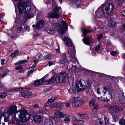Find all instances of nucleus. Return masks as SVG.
<instances>
[{
    "mask_svg": "<svg viewBox=\"0 0 125 125\" xmlns=\"http://www.w3.org/2000/svg\"><path fill=\"white\" fill-rule=\"evenodd\" d=\"M39 108V106L37 104H36L34 106V109H38Z\"/></svg>",
    "mask_w": 125,
    "mask_h": 125,
    "instance_id": "nucleus-47",
    "label": "nucleus"
},
{
    "mask_svg": "<svg viewBox=\"0 0 125 125\" xmlns=\"http://www.w3.org/2000/svg\"><path fill=\"white\" fill-rule=\"evenodd\" d=\"M60 23V24L57 23L55 26L56 27V29L58 31V32L61 34H63L65 33L68 26L65 21L62 20L61 21Z\"/></svg>",
    "mask_w": 125,
    "mask_h": 125,
    "instance_id": "nucleus-4",
    "label": "nucleus"
},
{
    "mask_svg": "<svg viewBox=\"0 0 125 125\" xmlns=\"http://www.w3.org/2000/svg\"><path fill=\"white\" fill-rule=\"evenodd\" d=\"M121 14L123 16L125 17V12H121Z\"/></svg>",
    "mask_w": 125,
    "mask_h": 125,
    "instance_id": "nucleus-64",
    "label": "nucleus"
},
{
    "mask_svg": "<svg viewBox=\"0 0 125 125\" xmlns=\"http://www.w3.org/2000/svg\"><path fill=\"white\" fill-rule=\"evenodd\" d=\"M18 10L20 14H21L23 11L24 9L25 10V13L28 14L30 11L31 10V4L30 3L27 2L26 3L25 7L23 1H20L18 3Z\"/></svg>",
    "mask_w": 125,
    "mask_h": 125,
    "instance_id": "nucleus-3",
    "label": "nucleus"
},
{
    "mask_svg": "<svg viewBox=\"0 0 125 125\" xmlns=\"http://www.w3.org/2000/svg\"><path fill=\"white\" fill-rule=\"evenodd\" d=\"M30 116V114L25 109L17 111L14 115L15 120L17 122L19 121L20 120L23 122H26L29 119Z\"/></svg>",
    "mask_w": 125,
    "mask_h": 125,
    "instance_id": "nucleus-1",
    "label": "nucleus"
},
{
    "mask_svg": "<svg viewBox=\"0 0 125 125\" xmlns=\"http://www.w3.org/2000/svg\"><path fill=\"white\" fill-rule=\"evenodd\" d=\"M66 74L63 72L60 73L56 76L57 78L56 82L58 83H62L65 80L66 78Z\"/></svg>",
    "mask_w": 125,
    "mask_h": 125,
    "instance_id": "nucleus-6",
    "label": "nucleus"
},
{
    "mask_svg": "<svg viewBox=\"0 0 125 125\" xmlns=\"http://www.w3.org/2000/svg\"><path fill=\"white\" fill-rule=\"evenodd\" d=\"M79 99L78 96H73L70 99L69 102L71 104L73 107L78 101H78Z\"/></svg>",
    "mask_w": 125,
    "mask_h": 125,
    "instance_id": "nucleus-10",
    "label": "nucleus"
},
{
    "mask_svg": "<svg viewBox=\"0 0 125 125\" xmlns=\"http://www.w3.org/2000/svg\"><path fill=\"white\" fill-rule=\"evenodd\" d=\"M29 26H27L26 27H25L24 25L23 24L21 25L17 29V33H19L22 31H23L24 29H29Z\"/></svg>",
    "mask_w": 125,
    "mask_h": 125,
    "instance_id": "nucleus-18",
    "label": "nucleus"
},
{
    "mask_svg": "<svg viewBox=\"0 0 125 125\" xmlns=\"http://www.w3.org/2000/svg\"><path fill=\"white\" fill-rule=\"evenodd\" d=\"M94 109H96L97 110L98 108L99 107V105L97 104H95L94 105Z\"/></svg>",
    "mask_w": 125,
    "mask_h": 125,
    "instance_id": "nucleus-55",
    "label": "nucleus"
},
{
    "mask_svg": "<svg viewBox=\"0 0 125 125\" xmlns=\"http://www.w3.org/2000/svg\"><path fill=\"white\" fill-rule=\"evenodd\" d=\"M100 44L98 45L95 48V50L96 52L98 51L100 49Z\"/></svg>",
    "mask_w": 125,
    "mask_h": 125,
    "instance_id": "nucleus-44",
    "label": "nucleus"
},
{
    "mask_svg": "<svg viewBox=\"0 0 125 125\" xmlns=\"http://www.w3.org/2000/svg\"><path fill=\"white\" fill-rule=\"evenodd\" d=\"M110 108L111 110L113 111L112 114L114 117H115L117 116L116 114L119 111V108L116 105L112 106Z\"/></svg>",
    "mask_w": 125,
    "mask_h": 125,
    "instance_id": "nucleus-9",
    "label": "nucleus"
},
{
    "mask_svg": "<svg viewBox=\"0 0 125 125\" xmlns=\"http://www.w3.org/2000/svg\"><path fill=\"white\" fill-rule=\"evenodd\" d=\"M57 78L56 77L55 78L52 77L50 80L46 81L45 82L46 84H47L50 83H58L56 82Z\"/></svg>",
    "mask_w": 125,
    "mask_h": 125,
    "instance_id": "nucleus-17",
    "label": "nucleus"
},
{
    "mask_svg": "<svg viewBox=\"0 0 125 125\" xmlns=\"http://www.w3.org/2000/svg\"><path fill=\"white\" fill-rule=\"evenodd\" d=\"M7 114L5 112L2 113L0 115V125H4L5 123H1V119L2 116L5 117Z\"/></svg>",
    "mask_w": 125,
    "mask_h": 125,
    "instance_id": "nucleus-31",
    "label": "nucleus"
},
{
    "mask_svg": "<svg viewBox=\"0 0 125 125\" xmlns=\"http://www.w3.org/2000/svg\"><path fill=\"white\" fill-rule=\"evenodd\" d=\"M23 68V67L21 65L18 66L15 68V69L17 70H21Z\"/></svg>",
    "mask_w": 125,
    "mask_h": 125,
    "instance_id": "nucleus-45",
    "label": "nucleus"
},
{
    "mask_svg": "<svg viewBox=\"0 0 125 125\" xmlns=\"http://www.w3.org/2000/svg\"><path fill=\"white\" fill-rule=\"evenodd\" d=\"M60 62L61 64H63L64 66L67 64L68 63V62L67 59L64 58L62 60H61Z\"/></svg>",
    "mask_w": 125,
    "mask_h": 125,
    "instance_id": "nucleus-30",
    "label": "nucleus"
},
{
    "mask_svg": "<svg viewBox=\"0 0 125 125\" xmlns=\"http://www.w3.org/2000/svg\"><path fill=\"white\" fill-rule=\"evenodd\" d=\"M81 30L84 37L86 36V34L87 33H90L91 32L90 30H87L85 28L83 29H82Z\"/></svg>",
    "mask_w": 125,
    "mask_h": 125,
    "instance_id": "nucleus-24",
    "label": "nucleus"
},
{
    "mask_svg": "<svg viewBox=\"0 0 125 125\" xmlns=\"http://www.w3.org/2000/svg\"><path fill=\"white\" fill-rule=\"evenodd\" d=\"M95 100L94 99H92L89 102V105L90 106H92L93 105H94V103L95 102Z\"/></svg>",
    "mask_w": 125,
    "mask_h": 125,
    "instance_id": "nucleus-36",
    "label": "nucleus"
},
{
    "mask_svg": "<svg viewBox=\"0 0 125 125\" xmlns=\"http://www.w3.org/2000/svg\"><path fill=\"white\" fill-rule=\"evenodd\" d=\"M33 119L35 122L40 123L42 121V119L41 116L39 115H36L33 117Z\"/></svg>",
    "mask_w": 125,
    "mask_h": 125,
    "instance_id": "nucleus-14",
    "label": "nucleus"
},
{
    "mask_svg": "<svg viewBox=\"0 0 125 125\" xmlns=\"http://www.w3.org/2000/svg\"><path fill=\"white\" fill-rule=\"evenodd\" d=\"M117 52L116 51L115 52L112 51L110 52V54L114 56L117 53Z\"/></svg>",
    "mask_w": 125,
    "mask_h": 125,
    "instance_id": "nucleus-50",
    "label": "nucleus"
},
{
    "mask_svg": "<svg viewBox=\"0 0 125 125\" xmlns=\"http://www.w3.org/2000/svg\"><path fill=\"white\" fill-rule=\"evenodd\" d=\"M20 62L21 64H22L24 63H26L28 62V60H25L20 61Z\"/></svg>",
    "mask_w": 125,
    "mask_h": 125,
    "instance_id": "nucleus-51",
    "label": "nucleus"
},
{
    "mask_svg": "<svg viewBox=\"0 0 125 125\" xmlns=\"http://www.w3.org/2000/svg\"><path fill=\"white\" fill-rule=\"evenodd\" d=\"M72 48V51H71V49L68 50V54L70 56L71 58L74 59L75 61H76L77 59L75 57V49L74 48Z\"/></svg>",
    "mask_w": 125,
    "mask_h": 125,
    "instance_id": "nucleus-12",
    "label": "nucleus"
},
{
    "mask_svg": "<svg viewBox=\"0 0 125 125\" xmlns=\"http://www.w3.org/2000/svg\"><path fill=\"white\" fill-rule=\"evenodd\" d=\"M31 93H25V94L24 95V97L25 98H28L30 96L31 94Z\"/></svg>",
    "mask_w": 125,
    "mask_h": 125,
    "instance_id": "nucleus-42",
    "label": "nucleus"
},
{
    "mask_svg": "<svg viewBox=\"0 0 125 125\" xmlns=\"http://www.w3.org/2000/svg\"><path fill=\"white\" fill-rule=\"evenodd\" d=\"M46 125H53L52 121L50 119H47L46 121Z\"/></svg>",
    "mask_w": 125,
    "mask_h": 125,
    "instance_id": "nucleus-32",
    "label": "nucleus"
},
{
    "mask_svg": "<svg viewBox=\"0 0 125 125\" xmlns=\"http://www.w3.org/2000/svg\"><path fill=\"white\" fill-rule=\"evenodd\" d=\"M84 83H85V84L84 85V86H85L84 88H85V90L86 87L89 86L91 84V83H90V81L88 80H86L85 82L84 81Z\"/></svg>",
    "mask_w": 125,
    "mask_h": 125,
    "instance_id": "nucleus-29",
    "label": "nucleus"
},
{
    "mask_svg": "<svg viewBox=\"0 0 125 125\" xmlns=\"http://www.w3.org/2000/svg\"><path fill=\"white\" fill-rule=\"evenodd\" d=\"M84 82V81L81 80L77 82L75 85V89L77 92L85 90V86L83 84Z\"/></svg>",
    "mask_w": 125,
    "mask_h": 125,
    "instance_id": "nucleus-5",
    "label": "nucleus"
},
{
    "mask_svg": "<svg viewBox=\"0 0 125 125\" xmlns=\"http://www.w3.org/2000/svg\"><path fill=\"white\" fill-rule=\"evenodd\" d=\"M67 116L65 117V119H64V121H69L70 120V119H69V117L68 116H67V115L66 116Z\"/></svg>",
    "mask_w": 125,
    "mask_h": 125,
    "instance_id": "nucleus-49",
    "label": "nucleus"
},
{
    "mask_svg": "<svg viewBox=\"0 0 125 125\" xmlns=\"http://www.w3.org/2000/svg\"><path fill=\"white\" fill-rule=\"evenodd\" d=\"M34 71V70H31L30 71H28L27 72V74L28 75H30L31 73L33 72Z\"/></svg>",
    "mask_w": 125,
    "mask_h": 125,
    "instance_id": "nucleus-56",
    "label": "nucleus"
},
{
    "mask_svg": "<svg viewBox=\"0 0 125 125\" xmlns=\"http://www.w3.org/2000/svg\"><path fill=\"white\" fill-rule=\"evenodd\" d=\"M19 94L21 96L24 97L25 94V92H20Z\"/></svg>",
    "mask_w": 125,
    "mask_h": 125,
    "instance_id": "nucleus-54",
    "label": "nucleus"
},
{
    "mask_svg": "<svg viewBox=\"0 0 125 125\" xmlns=\"http://www.w3.org/2000/svg\"><path fill=\"white\" fill-rule=\"evenodd\" d=\"M90 39L88 37H85L82 39L84 43L87 45H89L90 44Z\"/></svg>",
    "mask_w": 125,
    "mask_h": 125,
    "instance_id": "nucleus-21",
    "label": "nucleus"
},
{
    "mask_svg": "<svg viewBox=\"0 0 125 125\" xmlns=\"http://www.w3.org/2000/svg\"><path fill=\"white\" fill-rule=\"evenodd\" d=\"M77 101L75 105L73 107H80L82 106L83 105V100L80 99H79L78 101Z\"/></svg>",
    "mask_w": 125,
    "mask_h": 125,
    "instance_id": "nucleus-20",
    "label": "nucleus"
},
{
    "mask_svg": "<svg viewBox=\"0 0 125 125\" xmlns=\"http://www.w3.org/2000/svg\"><path fill=\"white\" fill-rule=\"evenodd\" d=\"M58 46V48L57 49H56L55 50L56 51V52H57L58 53H59L60 52V49L59 48Z\"/></svg>",
    "mask_w": 125,
    "mask_h": 125,
    "instance_id": "nucleus-59",
    "label": "nucleus"
},
{
    "mask_svg": "<svg viewBox=\"0 0 125 125\" xmlns=\"http://www.w3.org/2000/svg\"><path fill=\"white\" fill-rule=\"evenodd\" d=\"M103 92L104 93V96L105 98L102 96L98 97V100L99 101H109L112 99L113 97L112 94L113 93L112 90L110 89H108L105 87L104 88Z\"/></svg>",
    "mask_w": 125,
    "mask_h": 125,
    "instance_id": "nucleus-2",
    "label": "nucleus"
},
{
    "mask_svg": "<svg viewBox=\"0 0 125 125\" xmlns=\"http://www.w3.org/2000/svg\"><path fill=\"white\" fill-rule=\"evenodd\" d=\"M6 113L7 114H6L5 116V117H4V121L5 122H8L9 120V116H7V115H7V113Z\"/></svg>",
    "mask_w": 125,
    "mask_h": 125,
    "instance_id": "nucleus-40",
    "label": "nucleus"
},
{
    "mask_svg": "<svg viewBox=\"0 0 125 125\" xmlns=\"http://www.w3.org/2000/svg\"><path fill=\"white\" fill-rule=\"evenodd\" d=\"M44 23L42 20H40L37 23L36 25V28L39 30H40L41 28L43 27Z\"/></svg>",
    "mask_w": 125,
    "mask_h": 125,
    "instance_id": "nucleus-13",
    "label": "nucleus"
},
{
    "mask_svg": "<svg viewBox=\"0 0 125 125\" xmlns=\"http://www.w3.org/2000/svg\"><path fill=\"white\" fill-rule=\"evenodd\" d=\"M19 52L18 50L15 51L11 55V57H14L15 55L19 53Z\"/></svg>",
    "mask_w": 125,
    "mask_h": 125,
    "instance_id": "nucleus-39",
    "label": "nucleus"
},
{
    "mask_svg": "<svg viewBox=\"0 0 125 125\" xmlns=\"http://www.w3.org/2000/svg\"><path fill=\"white\" fill-rule=\"evenodd\" d=\"M75 120L77 122V123L78 124L80 123V124L82 125L83 124V120L78 119L77 118H75Z\"/></svg>",
    "mask_w": 125,
    "mask_h": 125,
    "instance_id": "nucleus-37",
    "label": "nucleus"
},
{
    "mask_svg": "<svg viewBox=\"0 0 125 125\" xmlns=\"http://www.w3.org/2000/svg\"><path fill=\"white\" fill-rule=\"evenodd\" d=\"M114 7L113 5L111 3L104 5L103 9L104 13L106 14L110 13Z\"/></svg>",
    "mask_w": 125,
    "mask_h": 125,
    "instance_id": "nucleus-7",
    "label": "nucleus"
},
{
    "mask_svg": "<svg viewBox=\"0 0 125 125\" xmlns=\"http://www.w3.org/2000/svg\"><path fill=\"white\" fill-rule=\"evenodd\" d=\"M54 9L55 11L53 13L51 14L49 13L48 14V17L50 18H58L59 16V11L60 10L59 8L57 6H55L54 7Z\"/></svg>",
    "mask_w": 125,
    "mask_h": 125,
    "instance_id": "nucleus-8",
    "label": "nucleus"
},
{
    "mask_svg": "<svg viewBox=\"0 0 125 125\" xmlns=\"http://www.w3.org/2000/svg\"><path fill=\"white\" fill-rule=\"evenodd\" d=\"M109 24L110 26H113L116 25V23L114 21L112 20L109 21Z\"/></svg>",
    "mask_w": 125,
    "mask_h": 125,
    "instance_id": "nucleus-33",
    "label": "nucleus"
},
{
    "mask_svg": "<svg viewBox=\"0 0 125 125\" xmlns=\"http://www.w3.org/2000/svg\"><path fill=\"white\" fill-rule=\"evenodd\" d=\"M36 66V64H34L33 65H32V66H31V68H35V67Z\"/></svg>",
    "mask_w": 125,
    "mask_h": 125,
    "instance_id": "nucleus-63",
    "label": "nucleus"
},
{
    "mask_svg": "<svg viewBox=\"0 0 125 125\" xmlns=\"http://www.w3.org/2000/svg\"><path fill=\"white\" fill-rule=\"evenodd\" d=\"M102 119L100 118L99 119L96 120L95 121V124L96 125H102L103 123L102 122Z\"/></svg>",
    "mask_w": 125,
    "mask_h": 125,
    "instance_id": "nucleus-25",
    "label": "nucleus"
},
{
    "mask_svg": "<svg viewBox=\"0 0 125 125\" xmlns=\"http://www.w3.org/2000/svg\"><path fill=\"white\" fill-rule=\"evenodd\" d=\"M27 88H26L21 87L20 88H16L12 90V91H25L27 90Z\"/></svg>",
    "mask_w": 125,
    "mask_h": 125,
    "instance_id": "nucleus-23",
    "label": "nucleus"
},
{
    "mask_svg": "<svg viewBox=\"0 0 125 125\" xmlns=\"http://www.w3.org/2000/svg\"><path fill=\"white\" fill-rule=\"evenodd\" d=\"M78 117L81 119H85L87 118H88V116L86 114H78Z\"/></svg>",
    "mask_w": 125,
    "mask_h": 125,
    "instance_id": "nucleus-28",
    "label": "nucleus"
},
{
    "mask_svg": "<svg viewBox=\"0 0 125 125\" xmlns=\"http://www.w3.org/2000/svg\"><path fill=\"white\" fill-rule=\"evenodd\" d=\"M55 99V98L54 96L52 97L51 98L48 100V101L50 102L51 103L53 102Z\"/></svg>",
    "mask_w": 125,
    "mask_h": 125,
    "instance_id": "nucleus-41",
    "label": "nucleus"
},
{
    "mask_svg": "<svg viewBox=\"0 0 125 125\" xmlns=\"http://www.w3.org/2000/svg\"><path fill=\"white\" fill-rule=\"evenodd\" d=\"M96 92L97 93L99 94H101V92L100 91V89L99 87H98L97 88L96 90Z\"/></svg>",
    "mask_w": 125,
    "mask_h": 125,
    "instance_id": "nucleus-53",
    "label": "nucleus"
},
{
    "mask_svg": "<svg viewBox=\"0 0 125 125\" xmlns=\"http://www.w3.org/2000/svg\"><path fill=\"white\" fill-rule=\"evenodd\" d=\"M5 59H2L1 61V64L2 65H3L4 64Z\"/></svg>",
    "mask_w": 125,
    "mask_h": 125,
    "instance_id": "nucleus-58",
    "label": "nucleus"
},
{
    "mask_svg": "<svg viewBox=\"0 0 125 125\" xmlns=\"http://www.w3.org/2000/svg\"><path fill=\"white\" fill-rule=\"evenodd\" d=\"M56 114L59 118H63L64 116H67L66 114H64L63 113L61 112H59V113L57 112Z\"/></svg>",
    "mask_w": 125,
    "mask_h": 125,
    "instance_id": "nucleus-26",
    "label": "nucleus"
},
{
    "mask_svg": "<svg viewBox=\"0 0 125 125\" xmlns=\"http://www.w3.org/2000/svg\"><path fill=\"white\" fill-rule=\"evenodd\" d=\"M17 110V107L14 106L9 108L7 111V113L9 115H11L13 114Z\"/></svg>",
    "mask_w": 125,
    "mask_h": 125,
    "instance_id": "nucleus-11",
    "label": "nucleus"
},
{
    "mask_svg": "<svg viewBox=\"0 0 125 125\" xmlns=\"http://www.w3.org/2000/svg\"><path fill=\"white\" fill-rule=\"evenodd\" d=\"M103 34H101L99 35H97V38L99 40L103 37Z\"/></svg>",
    "mask_w": 125,
    "mask_h": 125,
    "instance_id": "nucleus-52",
    "label": "nucleus"
},
{
    "mask_svg": "<svg viewBox=\"0 0 125 125\" xmlns=\"http://www.w3.org/2000/svg\"><path fill=\"white\" fill-rule=\"evenodd\" d=\"M65 106L67 107H69L70 106V104L69 103H67L65 104Z\"/></svg>",
    "mask_w": 125,
    "mask_h": 125,
    "instance_id": "nucleus-60",
    "label": "nucleus"
},
{
    "mask_svg": "<svg viewBox=\"0 0 125 125\" xmlns=\"http://www.w3.org/2000/svg\"><path fill=\"white\" fill-rule=\"evenodd\" d=\"M121 98L122 100H121V102L123 103H125V97L124 96V94H122V96H121Z\"/></svg>",
    "mask_w": 125,
    "mask_h": 125,
    "instance_id": "nucleus-43",
    "label": "nucleus"
},
{
    "mask_svg": "<svg viewBox=\"0 0 125 125\" xmlns=\"http://www.w3.org/2000/svg\"><path fill=\"white\" fill-rule=\"evenodd\" d=\"M97 110L93 109H92V115L93 116V117L94 118L97 117V114H96Z\"/></svg>",
    "mask_w": 125,
    "mask_h": 125,
    "instance_id": "nucleus-27",
    "label": "nucleus"
},
{
    "mask_svg": "<svg viewBox=\"0 0 125 125\" xmlns=\"http://www.w3.org/2000/svg\"><path fill=\"white\" fill-rule=\"evenodd\" d=\"M47 31L49 34H52L54 33V31L52 29H47Z\"/></svg>",
    "mask_w": 125,
    "mask_h": 125,
    "instance_id": "nucleus-38",
    "label": "nucleus"
},
{
    "mask_svg": "<svg viewBox=\"0 0 125 125\" xmlns=\"http://www.w3.org/2000/svg\"><path fill=\"white\" fill-rule=\"evenodd\" d=\"M44 82V78H42L40 80L35 81L34 83V85L37 86L42 84Z\"/></svg>",
    "mask_w": 125,
    "mask_h": 125,
    "instance_id": "nucleus-19",
    "label": "nucleus"
},
{
    "mask_svg": "<svg viewBox=\"0 0 125 125\" xmlns=\"http://www.w3.org/2000/svg\"><path fill=\"white\" fill-rule=\"evenodd\" d=\"M64 40L66 44L68 46L71 47L72 46V42L71 40L68 37H65L64 38Z\"/></svg>",
    "mask_w": 125,
    "mask_h": 125,
    "instance_id": "nucleus-16",
    "label": "nucleus"
},
{
    "mask_svg": "<svg viewBox=\"0 0 125 125\" xmlns=\"http://www.w3.org/2000/svg\"><path fill=\"white\" fill-rule=\"evenodd\" d=\"M51 104V103L48 101V102L46 103L45 104V106H50Z\"/></svg>",
    "mask_w": 125,
    "mask_h": 125,
    "instance_id": "nucleus-48",
    "label": "nucleus"
},
{
    "mask_svg": "<svg viewBox=\"0 0 125 125\" xmlns=\"http://www.w3.org/2000/svg\"><path fill=\"white\" fill-rule=\"evenodd\" d=\"M52 56V54H49L46 55L45 56V57L47 59H49L51 58Z\"/></svg>",
    "mask_w": 125,
    "mask_h": 125,
    "instance_id": "nucleus-46",
    "label": "nucleus"
},
{
    "mask_svg": "<svg viewBox=\"0 0 125 125\" xmlns=\"http://www.w3.org/2000/svg\"><path fill=\"white\" fill-rule=\"evenodd\" d=\"M48 64H49V65L50 66L52 65V62H51V61H49L48 62Z\"/></svg>",
    "mask_w": 125,
    "mask_h": 125,
    "instance_id": "nucleus-62",
    "label": "nucleus"
},
{
    "mask_svg": "<svg viewBox=\"0 0 125 125\" xmlns=\"http://www.w3.org/2000/svg\"><path fill=\"white\" fill-rule=\"evenodd\" d=\"M120 125H125V119H123L119 121Z\"/></svg>",
    "mask_w": 125,
    "mask_h": 125,
    "instance_id": "nucleus-35",
    "label": "nucleus"
},
{
    "mask_svg": "<svg viewBox=\"0 0 125 125\" xmlns=\"http://www.w3.org/2000/svg\"><path fill=\"white\" fill-rule=\"evenodd\" d=\"M7 93H0V98H3L6 97L7 95Z\"/></svg>",
    "mask_w": 125,
    "mask_h": 125,
    "instance_id": "nucleus-34",
    "label": "nucleus"
},
{
    "mask_svg": "<svg viewBox=\"0 0 125 125\" xmlns=\"http://www.w3.org/2000/svg\"><path fill=\"white\" fill-rule=\"evenodd\" d=\"M64 40L66 44L68 46L71 47L72 46V42L71 40L68 37H65L64 38Z\"/></svg>",
    "mask_w": 125,
    "mask_h": 125,
    "instance_id": "nucleus-15",
    "label": "nucleus"
},
{
    "mask_svg": "<svg viewBox=\"0 0 125 125\" xmlns=\"http://www.w3.org/2000/svg\"><path fill=\"white\" fill-rule=\"evenodd\" d=\"M9 72V70L7 69H6L3 71L0 74V76L1 78H2L5 76L7 74V73Z\"/></svg>",
    "mask_w": 125,
    "mask_h": 125,
    "instance_id": "nucleus-22",
    "label": "nucleus"
},
{
    "mask_svg": "<svg viewBox=\"0 0 125 125\" xmlns=\"http://www.w3.org/2000/svg\"><path fill=\"white\" fill-rule=\"evenodd\" d=\"M38 35L36 34L35 35H34L33 36V37H34V38L35 39H36L38 37Z\"/></svg>",
    "mask_w": 125,
    "mask_h": 125,
    "instance_id": "nucleus-61",
    "label": "nucleus"
},
{
    "mask_svg": "<svg viewBox=\"0 0 125 125\" xmlns=\"http://www.w3.org/2000/svg\"><path fill=\"white\" fill-rule=\"evenodd\" d=\"M104 119L105 122V124H107L109 122L108 119L106 117H105L104 118Z\"/></svg>",
    "mask_w": 125,
    "mask_h": 125,
    "instance_id": "nucleus-57",
    "label": "nucleus"
}]
</instances>
